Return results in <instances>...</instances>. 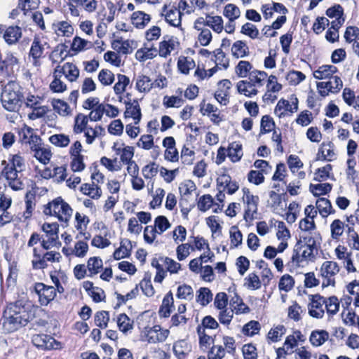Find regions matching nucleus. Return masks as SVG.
Listing matches in <instances>:
<instances>
[{"label": "nucleus", "instance_id": "f257e3e1", "mask_svg": "<svg viewBox=\"0 0 359 359\" xmlns=\"http://www.w3.org/2000/svg\"><path fill=\"white\" fill-rule=\"evenodd\" d=\"M33 318L30 303L19 299L6 306L1 320L4 330L10 333L25 326Z\"/></svg>", "mask_w": 359, "mask_h": 359}, {"label": "nucleus", "instance_id": "f03ea898", "mask_svg": "<svg viewBox=\"0 0 359 359\" xmlns=\"http://www.w3.org/2000/svg\"><path fill=\"white\" fill-rule=\"evenodd\" d=\"M8 161L11 164L5 160L1 162V165H4L2 175L13 190H21L24 188V184L18 174L22 171L25 166L24 160L20 155L15 154L8 158Z\"/></svg>", "mask_w": 359, "mask_h": 359}, {"label": "nucleus", "instance_id": "7ed1b4c3", "mask_svg": "<svg viewBox=\"0 0 359 359\" xmlns=\"http://www.w3.org/2000/svg\"><path fill=\"white\" fill-rule=\"evenodd\" d=\"M23 99L21 86L15 81L6 85L1 93V102L4 108L8 111H17L20 108Z\"/></svg>", "mask_w": 359, "mask_h": 359}, {"label": "nucleus", "instance_id": "20e7f679", "mask_svg": "<svg viewBox=\"0 0 359 359\" xmlns=\"http://www.w3.org/2000/svg\"><path fill=\"white\" fill-rule=\"evenodd\" d=\"M271 229L275 233L273 245L271 246V259L275 257L278 252H283L288 246L287 241L291 235L285 223L282 221H271Z\"/></svg>", "mask_w": 359, "mask_h": 359}, {"label": "nucleus", "instance_id": "39448f33", "mask_svg": "<svg viewBox=\"0 0 359 359\" xmlns=\"http://www.w3.org/2000/svg\"><path fill=\"white\" fill-rule=\"evenodd\" d=\"M318 248H311L307 245H302L297 247V243L295 244L293 250V254L291 258L290 264L292 266L304 267L309 262H314L316 256L318 254Z\"/></svg>", "mask_w": 359, "mask_h": 359}, {"label": "nucleus", "instance_id": "423d86ee", "mask_svg": "<svg viewBox=\"0 0 359 359\" xmlns=\"http://www.w3.org/2000/svg\"><path fill=\"white\" fill-rule=\"evenodd\" d=\"M43 212L46 215L54 216L59 221L67 224L72 217L73 210L69 203H47L43 206Z\"/></svg>", "mask_w": 359, "mask_h": 359}, {"label": "nucleus", "instance_id": "0eeeda50", "mask_svg": "<svg viewBox=\"0 0 359 359\" xmlns=\"http://www.w3.org/2000/svg\"><path fill=\"white\" fill-rule=\"evenodd\" d=\"M340 268L337 262L333 261L324 262L320 268V275L323 278L322 287L334 286L335 276L339 272Z\"/></svg>", "mask_w": 359, "mask_h": 359}, {"label": "nucleus", "instance_id": "6e6552de", "mask_svg": "<svg viewBox=\"0 0 359 359\" xmlns=\"http://www.w3.org/2000/svg\"><path fill=\"white\" fill-rule=\"evenodd\" d=\"M309 304L308 305L309 313L311 316L316 318H322L325 313L324 305L325 304V298L316 294L310 295Z\"/></svg>", "mask_w": 359, "mask_h": 359}, {"label": "nucleus", "instance_id": "1a4fd4ad", "mask_svg": "<svg viewBox=\"0 0 359 359\" xmlns=\"http://www.w3.org/2000/svg\"><path fill=\"white\" fill-rule=\"evenodd\" d=\"M34 290L42 306H47L56 296V290L54 287L47 286L42 283H36Z\"/></svg>", "mask_w": 359, "mask_h": 359}, {"label": "nucleus", "instance_id": "9d476101", "mask_svg": "<svg viewBox=\"0 0 359 359\" xmlns=\"http://www.w3.org/2000/svg\"><path fill=\"white\" fill-rule=\"evenodd\" d=\"M1 35L8 45H15L22 38V28L18 25H4Z\"/></svg>", "mask_w": 359, "mask_h": 359}, {"label": "nucleus", "instance_id": "9b49d317", "mask_svg": "<svg viewBox=\"0 0 359 359\" xmlns=\"http://www.w3.org/2000/svg\"><path fill=\"white\" fill-rule=\"evenodd\" d=\"M162 15L165 16V21L171 26L180 27L182 24V13L175 6L169 7L166 4L163 7Z\"/></svg>", "mask_w": 359, "mask_h": 359}, {"label": "nucleus", "instance_id": "f8f14e48", "mask_svg": "<svg viewBox=\"0 0 359 359\" xmlns=\"http://www.w3.org/2000/svg\"><path fill=\"white\" fill-rule=\"evenodd\" d=\"M321 236L317 231L301 232L299 238L297 241V247L302 245H307L309 248H318L320 245Z\"/></svg>", "mask_w": 359, "mask_h": 359}, {"label": "nucleus", "instance_id": "ddd939ff", "mask_svg": "<svg viewBox=\"0 0 359 359\" xmlns=\"http://www.w3.org/2000/svg\"><path fill=\"white\" fill-rule=\"evenodd\" d=\"M291 104L289 101L285 100H280L278 101L274 113L279 117L284 116L286 115V112L293 114L298 110V99L294 97L292 99Z\"/></svg>", "mask_w": 359, "mask_h": 359}, {"label": "nucleus", "instance_id": "4468645a", "mask_svg": "<svg viewBox=\"0 0 359 359\" xmlns=\"http://www.w3.org/2000/svg\"><path fill=\"white\" fill-rule=\"evenodd\" d=\"M126 111L124 112L125 118H133L135 124H138L142 118L141 108L137 100L125 101Z\"/></svg>", "mask_w": 359, "mask_h": 359}, {"label": "nucleus", "instance_id": "2eb2a0df", "mask_svg": "<svg viewBox=\"0 0 359 359\" xmlns=\"http://www.w3.org/2000/svg\"><path fill=\"white\" fill-rule=\"evenodd\" d=\"M179 42L176 38L164 37L163 40L159 43V55L166 57L170 53L179 46Z\"/></svg>", "mask_w": 359, "mask_h": 359}, {"label": "nucleus", "instance_id": "dca6fc26", "mask_svg": "<svg viewBox=\"0 0 359 359\" xmlns=\"http://www.w3.org/2000/svg\"><path fill=\"white\" fill-rule=\"evenodd\" d=\"M172 350L177 359H185L191 351V346L186 340H179L173 344Z\"/></svg>", "mask_w": 359, "mask_h": 359}, {"label": "nucleus", "instance_id": "f3484780", "mask_svg": "<svg viewBox=\"0 0 359 359\" xmlns=\"http://www.w3.org/2000/svg\"><path fill=\"white\" fill-rule=\"evenodd\" d=\"M174 306L173 296L171 291L168 292L163 299L162 304L158 311V315L161 318H168L170 316L172 308Z\"/></svg>", "mask_w": 359, "mask_h": 359}, {"label": "nucleus", "instance_id": "a211bd4d", "mask_svg": "<svg viewBox=\"0 0 359 359\" xmlns=\"http://www.w3.org/2000/svg\"><path fill=\"white\" fill-rule=\"evenodd\" d=\"M32 341L36 346L40 347L43 349L54 348L53 344L55 342V340L53 337L44 334H37L34 336Z\"/></svg>", "mask_w": 359, "mask_h": 359}, {"label": "nucleus", "instance_id": "6ab92c4d", "mask_svg": "<svg viewBox=\"0 0 359 359\" xmlns=\"http://www.w3.org/2000/svg\"><path fill=\"white\" fill-rule=\"evenodd\" d=\"M53 29L58 36L69 37L74 32L73 27L67 21H60L53 25Z\"/></svg>", "mask_w": 359, "mask_h": 359}, {"label": "nucleus", "instance_id": "aec40b11", "mask_svg": "<svg viewBox=\"0 0 359 359\" xmlns=\"http://www.w3.org/2000/svg\"><path fill=\"white\" fill-rule=\"evenodd\" d=\"M337 72V68L331 65H322L314 71L313 76L318 80L325 79L330 77Z\"/></svg>", "mask_w": 359, "mask_h": 359}, {"label": "nucleus", "instance_id": "412c9836", "mask_svg": "<svg viewBox=\"0 0 359 359\" xmlns=\"http://www.w3.org/2000/svg\"><path fill=\"white\" fill-rule=\"evenodd\" d=\"M237 89L241 94L252 97L257 93L256 86L250 81L242 80L237 83Z\"/></svg>", "mask_w": 359, "mask_h": 359}, {"label": "nucleus", "instance_id": "4be33fe9", "mask_svg": "<svg viewBox=\"0 0 359 359\" xmlns=\"http://www.w3.org/2000/svg\"><path fill=\"white\" fill-rule=\"evenodd\" d=\"M150 20V15L142 11L134 12L131 16L132 23L140 29L144 28Z\"/></svg>", "mask_w": 359, "mask_h": 359}, {"label": "nucleus", "instance_id": "5701e85b", "mask_svg": "<svg viewBox=\"0 0 359 359\" xmlns=\"http://www.w3.org/2000/svg\"><path fill=\"white\" fill-rule=\"evenodd\" d=\"M81 191L88 196L92 199H98L102 194V191L100 188L94 182L92 184H84L81 187Z\"/></svg>", "mask_w": 359, "mask_h": 359}, {"label": "nucleus", "instance_id": "b1692460", "mask_svg": "<svg viewBox=\"0 0 359 359\" xmlns=\"http://www.w3.org/2000/svg\"><path fill=\"white\" fill-rule=\"evenodd\" d=\"M204 25L210 27L215 32L220 33L224 29L223 20L221 16H206V20L203 22Z\"/></svg>", "mask_w": 359, "mask_h": 359}, {"label": "nucleus", "instance_id": "393cba45", "mask_svg": "<svg viewBox=\"0 0 359 359\" xmlns=\"http://www.w3.org/2000/svg\"><path fill=\"white\" fill-rule=\"evenodd\" d=\"M44 47L39 37L35 36L32 41L29 50V56L35 61L39 59L43 55Z\"/></svg>", "mask_w": 359, "mask_h": 359}, {"label": "nucleus", "instance_id": "a878e982", "mask_svg": "<svg viewBox=\"0 0 359 359\" xmlns=\"http://www.w3.org/2000/svg\"><path fill=\"white\" fill-rule=\"evenodd\" d=\"M329 338V333L325 330H314L310 336V341L315 346H321Z\"/></svg>", "mask_w": 359, "mask_h": 359}, {"label": "nucleus", "instance_id": "bb28decb", "mask_svg": "<svg viewBox=\"0 0 359 359\" xmlns=\"http://www.w3.org/2000/svg\"><path fill=\"white\" fill-rule=\"evenodd\" d=\"M231 52L233 55L237 58L243 57L248 55L249 48L243 41H237L233 44Z\"/></svg>", "mask_w": 359, "mask_h": 359}, {"label": "nucleus", "instance_id": "cd10ccee", "mask_svg": "<svg viewBox=\"0 0 359 359\" xmlns=\"http://www.w3.org/2000/svg\"><path fill=\"white\" fill-rule=\"evenodd\" d=\"M157 50L155 48L144 47L137 50L135 57L140 62H144L148 59H152L156 55Z\"/></svg>", "mask_w": 359, "mask_h": 359}, {"label": "nucleus", "instance_id": "c85d7f7f", "mask_svg": "<svg viewBox=\"0 0 359 359\" xmlns=\"http://www.w3.org/2000/svg\"><path fill=\"white\" fill-rule=\"evenodd\" d=\"M227 156L232 162L238 161L243 156L241 145L236 142L230 144L227 150Z\"/></svg>", "mask_w": 359, "mask_h": 359}, {"label": "nucleus", "instance_id": "c756f323", "mask_svg": "<svg viewBox=\"0 0 359 359\" xmlns=\"http://www.w3.org/2000/svg\"><path fill=\"white\" fill-rule=\"evenodd\" d=\"M153 88L152 81L145 75H139L136 81V88L138 91L149 92Z\"/></svg>", "mask_w": 359, "mask_h": 359}, {"label": "nucleus", "instance_id": "7c9ffc66", "mask_svg": "<svg viewBox=\"0 0 359 359\" xmlns=\"http://www.w3.org/2000/svg\"><path fill=\"white\" fill-rule=\"evenodd\" d=\"M66 46L63 44L58 45L49 56L53 64L63 61L67 57Z\"/></svg>", "mask_w": 359, "mask_h": 359}, {"label": "nucleus", "instance_id": "2f4dec72", "mask_svg": "<svg viewBox=\"0 0 359 359\" xmlns=\"http://www.w3.org/2000/svg\"><path fill=\"white\" fill-rule=\"evenodd\" d=\"M88 116L81 113L77 114L75 117V123L74 126V132L75 133H81L88 128Z\"/></svg>", "mask_w": 359, "mask_h": 359}, {"label": "nucleus", "instance_id": "473e14b6", "mask_svg": "<svg viewBox=\"0 0 359 359\" xmlns=\"http://www.w3.org/2000/svg\"><path fill=\"white\" fill-rule=\"evenodd\" d=\"M52 105L54 110L60 116H66L71 114V109L67 102L62 100H53Z\"/></svg>", "mask_w": 359, "mask_h": 359}, {"label": "nucleus", "instance_id": "72a5a7b5", "mask_svg": "<svg viewBox=\"0 0 359 359\" xmlns=\"http://www.w3.org/2000/svg\"><path fill=\"white\" fill-rule=\"evenodd\" d=\"M266 78L267 74L265 72L253 70L249 74V81L256 87L262 86Z\"/></svg>", "mask_w": 359, "mask_h": 359}, {"label": "nucleus", "instance_id": "f704fd0d", "mask_svg": "<svg viewBox=\"0 0 359 359\" xmlns=\"http://www.w3.org/2000/svg\"><path fill=\"white\" fill-rule=\"evenodd\" d=\"M323 147L318 150V156L321 154L323 160L331 161L335 156L334 151V145L332 142L327 144L323 143Z\"/></svg>", "mask_w": 359, "mask_h": 359}, {"label": "nucleus", "instance_id": "c9c22d12", "mask_svg": "<svg viewBox=\"0 0 359 359\" xmlns=\"http://www.w3.org/2000/svg\"><path fill=\"white\" fill-rule=\"evenodd\" d=\"M196 301L203 306H206L212 299V294L208 287H201L198 291Z\"/></svg>", "mask_w": 359, "mask_h": 359}, {"label": "nucleus", "instance_id": "e433bc0d", "mask_svg": "<svg viewBox=\"0 0 359 359\" xmlns=\"http://www.w3.org/2000/svg\"><path fill=\"white\" fill-rule=\"evenodd\" d=\"M325 308L328 315H335L339 309V302L337 297L332 296L325 299Z\"/></svg>", "mask_w": 359, "mask_h": 359}, {"label": "nucleus", "instance_id": "4c0bfd02", "mask_svg": "<svg viewBox=\"0 0 359 359\" xmlns=\"http://www.w3.org/2000/svg\"><path fill=\"white\" fill-rule=\"evenodd\" d=\"M196 189V185L191 180H185L184 182H182L179 187L180 193L185 201L188 200V198L186 197L188 195L191 194L192 192H195Z\"/></svg>", "mask_w": 359, "mask_h": 359}, {"label": "nucleus", "instance_id": "58836bf2", "mask_svg": "<svg viewBox=\"0 0 359 359\" xmlns=\"http://www.w3.org/2000/svg\"><path fill=\"white\" fill-rule=\"evenodd\" d=\"M102 260L99 257L89 258L87 262V268L90 273V276L98 273L100 269L102 268Z\"/></svg>", "mask_w": 359, "mask_h": 359}, {"label": "nucleus", "instance_id": "ea45409f", "mask_svg": "<svg viewBox=\"0 0 359 359\" xmlns=\"http://www.w3.org/2000/svg\"><path fill=\"white\" fill-rule=\"evenodd\" d=\"M309 189L314 196H319L329 192L331 190L332 187L329 183H318L316 184H311Z\"/></svg>", "mask_w": 359, "mask_h": 359}, {"label": "nucleus", "instance_id": "a19ab883", "mask_svg": "<svg viewBox=\"0 0 359 359\" xmlns=\"http://www.w3.org/2000/svg\"><path fill=\"white\" fill-rule=\"evenodd\" d=\"M11 205V203H0V210L2 211L0 215V226H4L13 220V215L8 211Z\"/></svg>", "mask_w": 359, "mask_h": 359}, {"label": "nucleus", "instance_id": "79ce46f5", "mask_svg": "<svg viewBox=\"0 0 359 359\" xmlns=\"http://www.w3.org/2000/svg\"><path fill=\"white\" fill-rule=\"evenodd\" d=\"M98 130H100V134L104 133V129L101 126H96L95 128L88 127L84 132L86 137V143L90 144L93 142L96 137L99 136Z\"/></svg>", "mask_w": 359, "mask_h": 359}, {"label": "nucleus", "instance_id": "37998d69", "mask_svg": "<svg viewBox=\"0 0 359 359\" xmlns=\"http://www.w3.org/2000/svg\"><path fill=\"white\" fill-rule=\"evenodd\" d=\"M79 75V70L75 65L69 62L65 64V76L69 81H76Z\"/></svg>", "mask_w": 359, "mask_h": 359}, {"label": "nucleus", "instance_id": "c03bdc74", "mask_svg": "<svg viewBox=\"0 0 359 359\" xmlns=\"http://www.w3.org/2000/svg\"><path fill=\"white\" fill-rule=\"evenodd\" d=\"M117 79L118 81L114 86V90L116 95H119L125 92L127 86L130 83V79L127 76L123 74H118Z\"/></svg>", "mask_w": 359, "mask_h": 359}, {"label": "nucleus", "instance_id": "a18cd8bd", "mask_svg": "<svg viewBox=\"0 0 359 359\" xmlns=\"http://www.w3.org/2000/svg\"><path fill=\"white\" fill-rule=\"evenodd\" d=\"M133 321H131L126 313H121L118 317L117 325L120 330L124 333L133 329Z\"/></svg>", "mask_w": 359, "mask_h": 359}, {"label": "nucleus", "instance_id": "49530a36", "mask_svg": "<svg viewBox=\"0 0 359 359\" xmlns=\"http://www.w3.org/2000/svg\"><path fill=\"white\" fill-rule=\"evenodd\" d=\"M59 225L56 222L44 223L42 226V230L46 233L48 238H53L54 240H58Z\"/></svg>", "mask_w": 359, "mask_h": 359}, {"label": "nucleus", "instance_id": "de8ad7c7", "mask_svg": "<svg viewBox=\"0 0 359 359\" xmlns=\"http://www.w3.org/2000/svg\"><path fill=\"white\" fill-rule=\"evenodd\" d=\"M109 320V313L108 311H98L95 315V323L101 329L106 328Z\"/></svg>", "mask_w": 359, "mask_h": 359}, {"label": "nucleus", "instance_id": "09e8293b", "mask_svg": "<svg viewBox=\"0 0 359 359\" xmlns=\"http://www.w3.org/2000/svg\"><path fill=\"white\" fill-rule=\"evenodd\" d=\"M331 236L333 239H339L343 234L344 224L339 219H335L330 225Z\"/></svg>", "mask_w": 359, "mask_h": 359}, {"label": "nucleus", "instance_id": "8fccbe9b", "mask_svg": "<svg viewBox=\"0 0 359 359\" xmlns=\"http://www.w3.org/2000/svg\"><path fill=\"white\" fill-rule=\"evenodd\" d=\"M34 156L42 163L47 164L52 156L49 149L40 147L34 150Z\"/></svg>", "mask_w": 359, "mask_h": 359}, {"label": "nucleus", "instance_id": "3c124183", "mask_svg": "<svg viewBox=\"0 0 359 359\" xmlns=\"http://www.w3.org/2000/svg\"><path fill=\"white\" fill-rule=\"evenodd\" d=\"M252 66L248 61L241 60L236 67V73L238 77L244 78L251 72Z\"/></svg>", "mask_w": 359, "mask_h": 359}, {"label": "nucleus", "instance_id": "603ef678", "mask_svg": "<svg viewBox=\"0 0 359 359\" xmlns=\"http://www.w3.org/2000/svg\"><path fill=\"white\" fill-rule=\"evenodd\" d=\"M49 141L54 145L59 147H65L69 142L70 140L67 135L64 134H55L49 137Z\"/></svg>", "mask_w": 359, "mask_h": 359}, {"label": "nucleus", "instance_id": "864d4df0", "mask_svg": "<svg viewBox=\"0 0 359 359\" xmlns=\"http://www.w3.org/2000/svg\"><path fill=\"white\" fill-rule=\"evenodd\" d=\"M260 325L259 322L251 320L242 328V333L246 336H253L259 332Z\"/></svg>", "mask_w": 359, "mask_h": 359}, {"label": "nucleus", "instance_id": "5fc2aeb1", "mask_svg": "<svg viewBox=\"0 0 359 359\" xmlns=\"http://www.w3.org/2000/svg\"><path fill=\"white\" fill-rule=\"evenodd\" d=\"M223 14L229 20H236L240 17L241 11L236 5L229 4L224 7Z\"/></svg>", "mask_w": 359, "mask_h": 359}, {"label": "nucleus", "instance_id": "6e6d98bb", "mask_svg": "<svg viewBox=\"0 0 359 359\" xmlns=\"http://www.w3.org/2000/svg\"><path fill=\"white\" fill-rule=\"evenodd\" d=\"M40 0H19L18 8L25 12L34 10L39 6Z\"/></svg>", "mask_w": 359, "mask_h": 359}, {"label": "nucleus", "instance_id": "4d7b16f0", "mask_svg": "<svg viewBox=\"0 0 359 359\" xmlns=\"http://www.w3.org/2000/svg\"><path fill=\"white\" fill-rule=\"evenodd\" d=\"M177 297L180 299L191 300L194 297V290L190 285L184 284L178 287Z\"/></svg>", "mask_w": 359, "mask_h": 359}, {"label": "nucleus", "instance_id": "13d9d810", "mask_svg": "<svg viewBox=\"0 0 359 359\" xmlns=\"http://www.w3.org/2000/svg\"><path fill=\"white\" fill-rule=\"evenodd\" d=\"M226 354V350L222 345H213L208 353V359H222Z\"/></svg>", "mask_w": 359, "mask_h": 359}, {"label": "nucleus", "instance_id": "bf43d9fd", "mask_svg": "<svg viewBox=\"0 0 359 359\" xmlns=\"http://www.w3.org/2000/svg\"><path fill=\"white\" fill-rule=\"evenodd\" d=\"M160 259L166 265L167 270L170 273H177L181 269V264L180 263L169 257L160 256Z\"/></svg>", "mask_w": 359, "mask_h": 359}, {"label": "nucleus", "instance_id": "052dcab7", "mask_svg": "<svg viewBox=\"0 0 359 359\" xmlns=\"http://www.w3.org/2000/svg\"><path fill=\"white\" fill-rule=\"evenodd\" d=\"M99 81L104 86H109L114 81V74L108 69H102L98 74Z\"/></svg>", "mask_w": 359, "mask_h": 359}, {"label": "nucleus", "instance_id": "680f3d73", "mask_svg": "<svg viewBox=\"0 0 359 359\" xmlns=\"http://www.w3.org/2000/svg\"><path fill=\"white\" fill-rule=\"evenodd\" d=\"M71 168L74 172H81L85 169L83 155L72 156Z\"/></svg>", "mask_w": 359, "mask_h": 359}, {"label": "nucleus", "instance_id": "e2e57ef3", "mask_svg": "<svg viewBox=\"0 0 359 359\" xmlns=\"http://www.w3.org/2000/svg\"><path fill=\"white\" fill-rule=\"evenodd\" d=\"M332 170V165L327 164L326 165L318 168L315 172L314 180L318 182L326 180L329 177L330 171Z\"/></svg>", "mask_w": 359, "mask_h": 359}, {"label": "nucleus", "instance_id": "0e129e2a", "mask_svg": "<svg viewBox=\"0 0 359 359\" xmlns=\"http://www.w3.org/2000/svg\"><path fill=\"white\" fill-rule=\"evenodd\" d=\"M88 250V245L87 243L80 241L75 244L74 250H72V253L78 257H83L86 256Z\"/></svg>", "mask_w": 359, "mask_h": 359}, {"label": "nucleus", "instance_id": "69168bd1", "mask_svg": "<svg viewBox=\"0 0 359 359\" xmlns=\"http://www.w3.org/2000/svg\"><path fill=\"white\" fill-rule=\"evenodd\" d=\"M154 222V226H156L157 230L159 231V234H161L170 227V224L165 216H158L155 219Z\"/></svg>", "mask_w": 359, "mask_h": 359}, {"label": "nucleus", "instance_id": "338daca9", "mask_svg": "<svg viewBox=\"0 0 359 359\" xmlns=\"http://www.w3.org/2000/svg\"><path fill=\"white\" fill-rule=\"evenodd\" d=\"M312 121V113L308 110H304L299 114L296 119V123L302 126H307Z\"/></svg>", "mask_w": 359, "mask_h": 359}, {"label": "nucleus", "instance_id": "774afa93", "mask_svg": "<svg viewBox=\"0 0 359 359\" xmlns=\"http://www.w3.org/2000/svg\"><path fill=\"white\" fill-rule=\"evenodd\" d=\"M158 165L155 163H151L143 167L142 172L146 179H151L156 176L158 171Z\"/></svg>", "mask_w": 359, "mask_h": 359}]
</instances>
